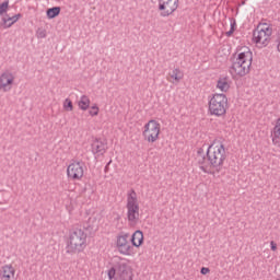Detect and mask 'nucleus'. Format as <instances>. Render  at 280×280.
<instances>
[{"label": "nucleus", "instance_id": "obj_1", "mask_svg": "<svg viewBox=\"0 0 280 280\" xmlns=\"http://www.w3.org/2000/svg\"><path fill=\"white\" fill-rule=\"evenodd\" d=\"M208 163L201 165L202 172L205 174H218L224 161H226V149L224 148V142L222 140H214L207 151Z\"/></svg>", "mask_w": 280, "mask_h": 280}, {"label": "nucleus", "instance_id": "obj_2", "mask_svg": "<svg viewBox=\"0 0 280 280\" xmlns=\"http://www.w3.org/2000/svg\"><path fill=\"white\" fill-rule=\"evenodd\" d=\"M89 234L82 228H73L66 243V253L68 255H80L86 250Z\"/></svg>", "mask_w": 280, "mask_h": 280}, {"label": "nucleus", "instance_id": "obj_3", "mask_svg": "<svg viewBox=\"0 0 280 280\" xmlns=\"http://www.w3.org/2000/svg\"><path fill=\"white\" fill-rule=\"evenodd\" d=\"M250 65H253V51L248 46H242L236 52L235 60L232 65V72L236 78H244L250 72Z\"/></svg>", "mask_w": 280, "mask_h": 280}, {"label": "nucleus", "instance_id": "obj_4", "mask_svg": "<svg viewBox=\"0 0 280 280\" xmlns=\"http://www.w3.org/2000/svg\"><path fill=\"white\" fill-rule=\"evenodd\" d=\"M229 97L224 93H214L208 100V114L211 117H226Z\"/></svg>", "mask_w": 280, "mask_h": 280}, {"label": "nucleus", "instance_id": "obj_5", "mask_svg": "<svg viewBox=\"0 0 280 280\" xmlns=\"http://www.w3.org/2000/svg\"><path fill=\"white\" fill-rule=\"evenodd\" d=\"M272 25L268 23H260L253 32L252 43L257 49H265L272 43Z\"/></svg>", "mask_w": 280, "mask_h": 280}, {"label": "nucleus", "instance_id": "obj_6", "mask_svg": "<svg viewBox=\"0 0 280 280\" xmlns=\"http://www.w3.org/2000/svg\"><path fill=\"white\" fill-rule=\"evenodd\" d=\"M127 222L129 226H137L141 218L139 199L137 198V192L131 191L127 196Z\"/></svg>", "mask_w": 280, "mask_h": 280}, {"label": "nucleus", "instance_id": "obj_7", "mask_svg": "<svg viewBox=\"0 0 280 280\" xmlns=\"http://www.w3.org/2000/svg\"><path fill=\"white\" fill-rule=\"evenodd\" d=\"M161 121L151 118L142 127V139L145 143H156L161 139Z\"/></svg>", "mask_w": 280, "mask_h": 280}, {"label": "nucleus", "instance_id": "obj_8", "mask_svg": "<svg viewBox=\"0 0 280 280\" xmlns=\"http://www.w3.org/2000/svg\"><path fill=\"white\" fill-rule=\"evenodd\" d=\"M107 277L109 280H135V269L130 262L122 261L116 268H110Z\"/></svg>", "mask_w": 280, "mask_h": 280}, {"label": "nucleus", "instance_id": "obj_9", "mask_svg": "<svg viewBox=\"0 0 280 280\" xmlns=\"http://www.w3.org/2000/svg\"><path fill=\"white\" fill-rule=\"evenodd\" d=\"M115 248L122 257H135L137 255V249L132 246L130 234L128 233H121L116 236Z\"/></svg>", "mask_w": 280, "mask_h": 280}, {"label": "nucleus", "instance_id": "obj_10", "mask_svg": "<svg viewBox=\"0 0 280 280\" xmlns=\"http://www.w3.org/2000/svg\"><path fill=\"white\" fill-rule=\"evenodd\" d=\"M67 176L69 180H82L84 178V164L80 161L70 162L67 166Z\"/></svg>", "mask_w": 280, "mask_h": 280}, {"label": "nucleus", "instance_id": "obj_11", "mask_svg": "<svg viewBox=\"0 0 280 280\" xmlns=\"http://www.w3.org/2000/svg\"><path fill=\"white\" fill-rule=\"evenodd\" d=\"M16 77L10 70L0 73V93H10L14 89Z\"/></svg>", "mask_w": 280, "mask_h": 280}, {"label": "nucleus", "instance_id": "obj_12", "mask_svg": "<svg viewBox=\"0 0 280 280\" xmlns=\"http://www.w3.org/2000/svg\"><path fill=\"white\" fill-rule=\"evenodd\" d=\"M178 0H159V12L162 16H172L178 10Z\"/></svg>", "mask_w": 280, "mask_h": 280}, {"label": "nucleus", "instance_id": "obj_13", "mask_svg": "<svg viewBox=\"0 0 280 280\" xmlns=\"http://www.w3.org/2000/svg\"><path fill=\"white\" fill-rule=\"evenodd\" d=\"M185 79V72L180 68H172L166 74V81L170 84H180Z\"/></svg>", "mask_w": 280, "mask_h": 280}, {"label": "nucleus", "instance_id": "obj_14", "mask_svg": "<svg viewBox=\"0 0 280 280\" xmlns=\"http://www.w3.org/2000/svg\"><path fill=\"white\" fill-rule=\"evenodd\" d=\"M16 268L12 264H4L0 267V280H14Z\"/></svg>", "mask_w": 280, "mask_h": 280}, {"label": "nucleus", "instance_id": "obj_15", "mask_svg": "<svg viewBox=\"0 0 280 280\" xmlns=\"http://www.w3.org/2000/svg\"><path fill=\"white\" fill-rule=\"evenodd\" d=\"M231 86H233V81L229 77H220L217 80L215 88L223 94L229 93V91H231Z\"/></svg>", "mask_w": 280, "mask_h": 280}, {"label": "nucleus", "instance_id": "obj_16", "mask_svg": "<svg viewBox=\"0 0 280 280\" xmlns=\"http://www.w3.org/2000/svg\"><path fill=\"white\" fill-rule=\"evenodd\" d=\"M91 148L94 156H104V154H106V143H104V141L101 139H95L92 142Z\"/></svg>", "mask_w": 280, "mask_h": 280}, {"label": "nucleus", "instance_id": "obj_17", "mask_svg": "<svg viewBox=\"0 0 280 280\" xmlns=\"http://www.w3.org/2000/svg\"><path fill=\"white\" fill-rule=\"evenodd\" d=\"M130 242L133 248H141V246L145 242V236L143 235V232L141 230L135 231L130 237Z\"/></svg>", "mask_w": 280, "mask_h": 280}, {"label": "nucleus", "instance_id": "obj_18", "mask_svg": "<svg viewBox=\"0 0 280 280\" xmlns=\"http://www.w3.org/2000/svg\"><path fill=\"white\" fill-rule=\"evenodd\" d=\"M271 143L276 148H280V117L275 121L273 128L271 129Z\"/></svg>", "mask_w": 280, "mask_h": 280}, {"label": "nucleus", "instance_id": "obj_19", "mask_svg": "<svg viewBox=\"0 0 280 280\" xmlns=\"http://www.w3.org/2000/svg\"><path fill=\"white\" fill-rule=\"evenodd\" d=\"M19 19H21V14H15L13 16L3 15L0 25L3 30H8L12 27V25H14Z\"/></svg>", "mask_w": 280, "mask_h": 280}, {"label": "nucleus", "instance_id": "obj_20", "mask_svg": "<svg viewBox=\"0 0 280 280\" xmlns=\"http://www.w3.org/2000/svg\"><path fill=\"white\" fill-rule=\"evenodd\" d=\"M78 107L80 110L86 112L91 107V97L82 95L78 101Z\"/></svg>", "mask_w": 280, "mask_h": 280}, {"label": "nucleus", "instance_id": "obj_21", "mask_svg": "<svg viewBox=\"0 0 280 280\" xmlns=\"http://www.w3.org/2000/svg\"><path fill=\"white\" fill-rule=\"evenodd\" d=\"M60 15V7H54L50 9H47L46 16L47 19H56V16Z\"/></svg>", "mask_w": 280, "mask_h": 280}, {"label": "nucleus", "instance_id": "obj_22", "mask_svg": "<svg viewBox=\"0 0 280 280\" xmlns=\"http://www.w3.org/2000/svg\"><path fill=\"white\" fill-rule=\"evenodd\" d=\"M88 110L90 117H98L101 113L100 105H97V103L90 105Z\"/></svg>", "mask_w": 280, "mask_h": 280}, {"label": "nucleus", "instance_id": "obj_23", "mask_svg": "<svg viewBox=\"0 0 280 280\" xmlns=\"http://www.w3.org/2000/svg\"><path fill=\"white\" fill-rule=\"evenodd\" d=\"M62 106L66 113H73V101L70 98H66L62 103Z\"/></svg>", "mask_w": 280, "mask_h": 280}, {"label": "nucleus", "instance_id": "obj_24", "mask_svg": "<svg viewBox=\"0 0 280 280\" xmlns=\"http://www.w3.org/2000/svg\"><path fill=\"white\" fill-rule=\"evenodd\" d=\"M9 8H10V2L4 1L0 3V16H3V14L8 12Z\"/></svg>", "mask_w": 280, "mask_h": 280}, {"label": "nucleus", "instance_id": "obj_25", "mask_svg": "<svg viewBox=\"0 0 280 280\" xmlns=\"http://www.w3.org/2000/svg\"><path fill=\"white\" fill-rule=\"evenodd\" d=\"M36 36L37 38H47V30H45L44 27L37 28Z\"/></svg>", "mask_w": 280, "mask_h": 280}, {"label": "nucleus", "instance_id": "obj_26", "mask_svg": "<svg viewBox=\"0 0 280 280\" xmlns=\"http://www.w3.org/2000/svg\"><path fill=\"white\" fill-rule=\"evenodd\" d=\"M269 245H270V250L272 253H277V250H279V244H277L276 241H270Z\"/></svg>", "mask_w": 280, "mask_h": 280}, {"label": "nucleus", "instance_id": "obj_27", "mask_svg": "<svg viewBox=\"0 0 280 280\" xmlns=\"http://www.w3.org/2000/svg\"><path fill=\"white\" fill-rule=\"evenodd\" d=\"M200 272H201V275H209L211 272V269H209L207 267H202Z\"/></svg>", "mask_w": 280, "mask_h": 280}]
</instances>
